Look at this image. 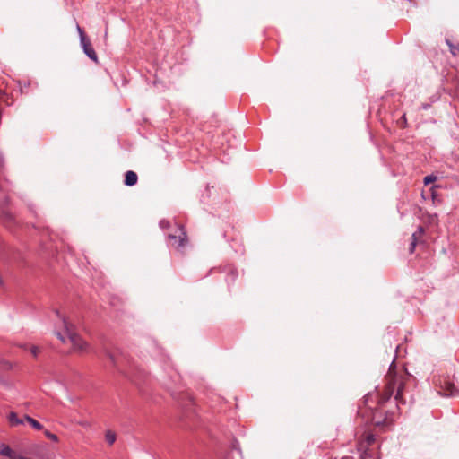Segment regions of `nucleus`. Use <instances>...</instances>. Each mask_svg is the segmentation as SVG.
I'll use <instances>...</instances> for the list:
<instances>
[{
	"instance_id": "obj_1",
	"label": "nucleus",
	"mask_w": 459,
	"mask_h": 459,
	"mask_svg": "<svg viewBox=\"0 0 459 459\" xmlns=\"http://www.w3.org/2000/svg\"><path fill=\"white\" fill-rule=\"evenodd\" d=\"M411 378V375L406 372L405 368L397 369L394 360L391 363L388 373L385 377V385L381 394H368L365 396L364 403L368 405L369 400L377 399L375 407L368 405L371 410V422L376 426H383L387 420V411H383L382 407L393 394L395 393L394 399L397 403H403V394L406 380Z\"/></svg>"
},
{
	"instance_id": "obj_2",
	"label": "nucleus",
	"mask_w": 459,
	"mask_h": 459,
	"mask_svg": "<svg viewBox=\"0 0 459 459\" xmlns=\"http://www.w3.org/2000/svg\"><path fill=\"white\" fill-rule=\"evenodd\" d=\"M56 316L59 317L60 323L64 329V333L60 331H56V337L62 342H65V334L70 341L73 351L77 353H84L89 351V344L76 333L74 325L69 323L67 319L62 316L58 311H56Z\"/></svg>"
},
{
	"instance_id": "obj_3",
	"label": "nucleus",
	"mask_w": 459,
	"mask_h": 459,
	"mask_svg": "<svg viewBox=\"0 0 459 459\" xmlns=\"http://www.w3.org/2000/svg\"><path fill=\"white\" fill-rule=\"evenodd\" d=\"M76 30L80 37V44L84 54L95 63L98 62V56L91 46V40L87 38L84 30L76 23Z\"/></svg>"
},
{
	"instance_id": "obj_4",
	"label": "nucleus",
	"mask_w": 459,
	"mask_h": 459,
	"mask_svg": "<svg viewBox=\"0 0 459 459\" xmlns=\"http://www.w3.org/2000/svg\"><path fill=\"white\" fill-rule=\"evenodd\" d=\"M438 394L444 396H459V388L448 379H444L439 384Z\"/></svg>"
},
{
	"instance_id": "obj_5",
	"label": "nucleus",
	"mask_w": 459,
	"mask_h": 459,
	"mask_svg": "<svg viewBox=\"0 0 459 459\" xmlns=\"http://www.w3.org/2000/svg\"><path fill=\"white\" fill-rule=\"evenodd\" d=\"M178 235L169 234V238L174 240L175 247L179 248L185 247L187 243V236L182 225H178Z\"/></svg>"
},
{
	"instance_id": "obj_6",
	"label": "nucleus",
	"mask_w": 459,
	"mask_h": 459,
	"mask_svg": "<svg viewBox=\"0 0 459 459\" xmlns=\"http://www.w3.org/2000/svg\"><path fill=\"white\" fill-rule=\"evenodd\" d=\"M137 174L132 170H128L125 175V185L127 186H133L137 183Z\"/></svg>"
},
{
	"instance_id": "obj_7",
	"label": "nucleus",
	"mask_w": 459,
	"mask_h": 459,
	"mask_svg": "<svg viewBox=\"0 0 459 459\" xmlns=\"http://www.w3.org/2000/svg\"><path fill=\"white\" fill-rule=\"evenodd\" d=\"M446 44L448 46L453 56L457 57L459 60V41L454 42L450 39H446Z\"/></svg>"
},
{
	"instance_id": "obj_8",
	"label": "nucleus",
	"mask_w": 459,
	"mask_h": 459,
	"mask_svg": "<svg viewBox=\"0 0 459 459\" xmlns=\"http://www.w3.org/2000/svg\"><path fill=\"white\" fill-rule=\"evenodd\" d=\"M8 420H9L10 424L13 426L22 425V424H24V422H25L24 418L19 419L17 413H15V412H11L8 416Z\"/></svg>"
},
{
	"instance_id": "obj_9",
	"label": "nucleus",
	"mask_w": 459,
	"mask_h": 459,
	"mask_svg": "<svg viewBox=\"0 0 459 459\" xmlns=\"http://www.w3.org/2000/svg\"><path fill=\"white\" fill-rule=\"evenodd\" d=\"M25 422H28L32 428H34L37 430H40L43 429V426L41 423H39L38 420H34L33 418L25 415L24 416Z\"/></svg>"
},
{
	"instance_id": "obj_10",
	"label": "nucleus",
	"mask_w": 459,
	"mask_h": 459,
	"mask_svg": "<svg viewBox=\"0 0 459 459\" xmlns=\"http://www.w3.org/2000/svg\"><path fill=\"white\" fill-rule=\"evenodd\" d=\"M424 234V228L422 226H419L417 230L411 235V241L419 243Z\"/></svg>"
},
{
	"instance_id": "obj_11",
	"label": "nucleus",
	"mask_w": 459,
	"mask_h": 459,
	"mask_svg": "<svg viewBox=\"0 0 459 459\" xmlns=\"http://www.w3.org/2000/svg\"><path fill=\"white\" fill-rule=\"evenodd\" d=\"M424 234V228L422 226H419L417 230L411 235V241L419 243Z\"/></svg>"
},
{
	"instance_id": "obj_12",
	"label": "nucleus",
	"mask_w": 459,
	"mask_h": 459,
	"mask_svg": "<svg viewBox=\"0 0 459 459\" xmlns=\"http://www.w3.org/2000/svg\"><path fill=\"white\" fill-rule=\"evenodd\" d=\"M375 440H376L375 439V436L373 434L367 433L365 435L364 441L359 444V446H360L359 449H364L365 448L364 442H366V446H370V445H372L375 442Z\"/></svg>"
},
{
	"instance_id": "obj_13",
	"label": "nucleus",
	"mask_w": 459,
	"mask_h": 459,
	"mask_svg": "<svg viewBox=\"0 0 459 459\" xmlns=\"http://www.w3.org/2000/svg\"><path fill=\"white\" fill-rule=\"evenodd\" d=\"M106 441L108 443V445H113L116 441V434L115 432L111 430H108L105 435Z\"/></svg>"
},
{
	"instance_id": "obj_14",
	"label": "nucleus",
	"mask_w": 459,
	"mask_h": 459,
	"mask_svg": "<svg viewBox=\"0 0 459 459\" xmlns=\"http://www.w3.org/2000/svg\"><path fill=\"white\" fill-rule=\"evenodd\" d=\"M11 453V447L4 443L0 444V455L4 456H8Z\"/></svg>"
},
{
	"instance_id": "obj_15",
	"label": "nucleus",
	"mask_w": 459,
	"mask_h": 459,
	"mask_svg": "<svg viewBox=\"0 0 459 459\" xmlns=\"http://www.w3.org/2000/svg\"><path fill=\"white\" fill-rule=\"evenodd\" d=\"M45 435H46V437L48 438H49L50 440H52L54 442H57L58 441V437L56 434H53V433H51L48 430L45 431Z\"/></svg>"
},
{
	"instance_id": "obj_16",
	"label": "nucleus",
	"mask_w": 459,
	"mask_h": 459,
	"mask_svg": "<svg viewBox=\"0 0 459 459\" xmlns=\"http://www.w3.org/2000/svg\"><path fill=\"white\" fill-rule=\"evenodd\" d=\"M437 179V177L434 175H429L424 178V184L429 185L432 182H434Z\"/></svg>"
},
{
	"instance_id": "obj_17",
	"label": "nucleus",
	"mask_w": 459,
	"mask_h": 459,
	"mask_svg": "<svg viewBox=\"0 0 459 459\" xmlns=\"http://www.w3.org/2000/svg\"><path fill=\"white\" fill-rule=\"evenodd\" d=\"M31 354L33 355V357H37L39 353V348L38 346H31L30 349Z\"/></svg>"
},
{
	"instance_id": "obj_18",
	"label": "nucleus",
	"mask_w": 459,
	"mask_h": 459,
	"mask_svg": "<svg viewBox=\"0 0 459 459\" xmlns=\"http://www.w3.org/2000/svg\"><path fill=\"white\" fill-rule=\"evenodd\" d=\"M160 228H162V229H166V228H168V227L169 226V221H166V220H161V221H160Z\"/></svg>"
},
{
	"instance_id": "obj_19",
	"label": "nucleus",
	"mask_w": 459,
	"mask_h": 459,
	"mask_svg": "<svg viewBox=\"0 0 459 459\" xmlns=\"http://www.w3.org/2000/svg\"><path fill=\"white\" fill-rule=\"evenodd\" d=\"M417 244H418L417 242L411 241L410 247H409L410 253H413L414 252Z\"/></svg>"
},
{
	"instance_id": "obj_20",
	"label": "nucleus",
	"mask_w": 459,
	"mask_h": 459,
	"mask_svg": "<svg viewBox=\"0 0 459 459\" xmlns=\"http://www.w3.org/2000/svg\"><path fill=\"white\" fill-rule=\"evenodd\" d=\"M232 449L238 451L239 454L241 453L240 451V448H239V446H238V443L237 441H235L233 444H232Z\"/></svg>"
},
{
	"instance_id": "obj_21",
	"label": "nucleus",
	"mask_w": 459,
	"mask_h": 459,
	"mask_svg": "<svg viewBox=\"0 0 459 459\" xmlns=\"http://www.w3.org/2000/svg\"><path fill=\"white\" fill-rule=\"evenodd\" d=\"M108 356H109L110 360H111L113 363H115V359H114L113 355L108 354Z\"/></svg>"
},
{
	"instance_id": "obj_22",
	"label": "nucleus",
	"mask_w": 459,
	"mask_h": 459,
	"mask_svg": "<svg viewBox=\"0 0 459 459\" xmlns=\"http://www.w3.org/2000/svg\"><path fill=\"white\" fill-rule=\"evenodd\" d=\"M359 459H366L364 455H361Z\"/></svg>"
}]
</instances>
